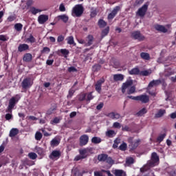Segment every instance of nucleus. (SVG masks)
<instances>
[{
  "label": "nucleus",
  "mask_w": 176,
  "mask_h": 176,
  "mask_svg": "<svg viewBox=\"0 0 176 176\" xmlns=\"http://www.w3.org/2000/svg\"><path fill=\"white\" fill-rule=\"evenodd\" d=\"M159 155L157 153H153L151 154V160H148L146 165L140 168V173L144 174V173H146L148 170L151 169V167H155V166H157L159 164Z\"/></svg>",
  "instance_id": "obj_1"
},
{
  "label": "nucleus",
  "mask_w": 176,
  "mask_h": 176,
  "mask_svg": "<svg viewBox=\"0 0 176 176\" xmlns=\"http://www.w3.org/2000/svg\"><path fill=\"white\" fill-rule=\"evenodd\" d=\"M94 150L93 147H87L78 150L80 155L75 157L74 162H79V160L86 159L89 155H92Z\"/></svg>",
  "instance_id": "obj_2"
},
{
  "label": "nucleus",
  "mask_w": 176,
  "mask_h": 176,
  "mask_svg": "<svg viewBox=\"0 0 176 176\" xmlns=\"http://www.w3.org/2000/svg\"><path fill=\"white\" fill-rule=\"evenodd\" d=\"M17 97H19V95H16V97H12L10 99L6 112H8V113H12V112H13V109L16 107V104L19 102V98H17Z\"/></svg>",
  "instance_id": "obj_3"
},
{
  "label": "nucleus",
  "mask_w": 176,
  "mask_h": 176,
  "mask_svg": "<svg viewBox=\"0 0 176 176\" xmlns=\"http://www.w3.org/2000/svg\"><path fill=\"white\" fill-rule=\"evenodd\" d=\"M83 12H85L83 6L77 4L72 8V16H76V17H80L83 14Z\"/></svg>",
  "instance_id": "obj_4"
},
{
  "label": "nucleus",
  "mask_w": 176,
  "mask_h": 176,
  "mask_svg": "<svg viewBox=\"0 0 176 176\" xmlns=\"http://www.w3.org/2000/svg\"><path fill=\"white\" fill-rule=\"evenodd\" d=\"M94 98V96H93V92H89V93H80L78 96V101H87V102H90L91 100Z\"/></svg>",
  "instance_id": "obj_5"
},
{
  "label": "nucleus",
  "mask_w": 176,
  "mask_h": 176,
  "mask_svg": "<svg viewBox=\"0 0 176 176\" xmlns=\"http://www.w3.org/2000/svg\"><path fill=\"white\" fill-rule=\"evenodd\" d=\"M128 144H129V146L131 148V151H134L135 149H137L138 148L141 140L138 139L134 141V138L133 137H129L127 140Z\"/></svg>",
  "instance_id": "obj_6"
},
{
  "label": "nucleus",
  "mask_w": 176,
  "mask_h": 176,
  "mask_svg": "<svg viewBox=\"0 0 176 176\" xmlns=\"http://www.w3.org/2000/svg\"><path fill=\"white\" fill-rule=\"evenodd\" d=\"M98 160L99 162H106L108 164H112L113 163V160L112 157H109L107 154L102 153L98 155Z\"/></svg>",
  "instance_id": "obj_7"
},
{
  "label": "nucleus",
  "mask_w": 176,
  "mask_h": 176,
  "mask_svg": "<svg viewBox=\"0 0 176 176\" xmlns=\"http://www.w3.org/2000/svg\"><path fill=\"white\" fill-rule=\"evenodd\" d=\"M133 82L131 77H129V79H127L125 82L122 83L121 87V91L122 94H124L127 89L133 86Z\"/></svg>",
  "instance_id": "obj_8"
},
{
  "label": "nucleus",
  "mask_w": 176,
  "mask_h": 176,
  "mask_svg": "<svg viewBox=\"0 0 176 176\" xmlns=\"http://www.w3.org/2000/svg\"><path fill=\"white\" fill-rule=\"evenodd\" d=\"M33 84L34 82L31 81V78H24L21 82L22 89H30V87H31Z\"/></svg>",
  "instance_id": "obj_9"
},
{
  "label": "nucleus",
  "mask_w": 176,
  "mask_h": 176,
  "mask_svg": "<svg viewBox=\"0 0 176 176\" xmlns=\"http://www.w3.org/2000/svg\"><path fill=\"white\" fill-rule=\"evenodd\" d=\"M131 38L133 39H135L137 41H140V42L145 39V36L141 34L140 31H135L131 33Z\"/></svg>",
  "instance_id": "obj_10"
},
{
  "label": "nucleus",
  "mask_w": 176,
  "mask_h": 176,
  "mask_svg": "<svg viewBox=\"0 0 176 176\" xmlns=\"http://www.w3.org/2000/svg\"><path fill=\"white\" fill-rule=\"evenodd\" d=\"M148 10V4H144L138 10L137 14L140 16V17H144L145 14H146V12Z\"/></svg>",
  "instance_id": "obj_11"
},
{
  "label": "nucleus",
  "mask_w": 176,
  "mask_h": 176,
  "mask_svg": "<svg viewBox=\"0 0 176 176\" xmlns=\"http://www.w3.org/2000/svg\"><path fill=\"white\" fill-rule=\"evenodd\" d=\"M120 10V6H116L113 9L111 12L108 14V16H107L108 20H112L113 19H114L115 16L118 14V12H119Z\"/></svg>",
  "instance_id": "obj_12"
},
{
  "label": "nucleus",
  "mask_w": 176,
  "mask_h": 176,
  "mask_svg": "<svg viewBox=\"0 0 176 176\" xmlns=\"http://www.w3.org/2000/svg\"><path fill=\"white\" fill-rule=\"evenodd\" d=\"M61 157V151L60 150H54L50 155V159H60Z\"/></svg>",
  "instance_id": "obj_13"
},
{
  "label": "nucleus",
  "mask_w": 176,
  "mask_h": 176,
  "mask_svg": "<svg viewBox=\"0 0 176 176\" xmlns=\"http://www.w3.org/2000/svg\"><path fill=\"white\" fill-rule=\"evenodd\" d=\"M89 142V136L87 135H82L80 137V146H85Z\"/></svg>",
  "instance_id": "obj_14"
},
{
  "label": "nucleus",
  "mask_w": 176,
  "mask_h": 176,
  "mask_svg": "<svg viewBox=\"0 0 176 176\" xmlns=\"http://www.w3.org/2000/svg\"><path fill=\"white\" fill-rule=\"evenodd\" d=\"M49 20V15L41 14L38 17V24H45Z\"/></svg>",
  "instance_id": "obj_15"
},
{
  "label": "nucleus",
  "mask_w": 176,
  "mask_h": 176,
  "mask_svg": "<svg viewBox=\"0 0 176 176\" xmlns=\"http://www.w3.org/2000/svg\"><path fill=\"white\" fill-rule=\"evenodd\" d=\"M27 50H30V45L28 44H19L18 46V52L19 53H23V52H27Z\"/></svg>",
  "instance_id": "obj_16"
},
{
  "label": "nucleus",
  "mask_w": 176,
  "mask_h": 176,
  "mask_svg": "<svg viewBox=\"0 0 176 176\" xmlns=\"http://www.w3.org/2000/svg\"><path fill=\"white\" fill-rule=\"evenodd\" d=\"M159 85H162V80H153L148 83V90H149L151 87H155L156 86H159Z\"/></svg>",
  "instance_id": "obj_17"
},
{
  "label": "nucleus",
  "mask_w": 176,
  "mask_h": 176,
  "mask_svg": "<svg viewBox=\"0 0 176 176\" xmlns=\"http://www.w3.org/2000/svg\"><path fill=\"white\" fill-rule=\"evenodd\" d=\"M138 101H140L142 104H147L149 102V96L146 95L138 96Z\"/></svg>",
  "instance_id": "obj_18"
},
{
  "label": "nucleus",
  "mask_w": 176,
  "mask_h": 176,
  "mask_svg": "<svg viewBox=\"0 0 176 176\" xmlns=\"http://www.w3.org/2000/svg\"><path fill=\"white\" fill-rule=\"evenodd\" d=\"M154 28L155 30H156V31H159L160 32H163L164 34H166V32L168 31L167 28H166V27L159 24L155 25Z\"/></svg>",
  "instance_id": "obj_19"
},
{
  "label": "nucleus",
  "mask_w": 176,
  "mask_h": 176,
  "mask_svg": "<svg viewBox=\"0 0 176 176\" xmlns=\"http://www.w3.org/2000/svg\"><path fill=\"white\" fill-rule=\"evenodd\" d=\"M108 118L110 119H113V120H118V119H120V114L115 112H111L107 114Z\"/></svg>",
  "instance_id": "obj_20"
},
{
  "label": "nucleus",
  "mask_w": 176,
  "mask_h": 176,
  "mask_svg": "<svg viewBox=\"0 0 176 176\" xmlns=\"http://www.w3.org/2000/svg\"><path fill=\"white\" fill-rule=\"evenodd\" d=\"M23 61L25 63H31L32 61V54L26 53L23 55Z\"/></svg>",
  "instance_id": "obj_21"
},
{
  "label": "nucleus",
  "mask_w": 176,
  "mask_h": 176,
  "mask_svg": "<svg viewBox=\"0 0 176 176\" xmlns=\"http://www.w3.org/2000/svg\"><path fill=\"white\" fill-rule=\"evenodd\" d=\"M104 79H101L97 81L96 84L95 85V89L98 93H101V86L102 83H104Z\"/></svg>",
  "instance_id": "obj_22"
},
{
  "label": "nucleus",
  "mask_w": 176,
  "mask_h": 176,
  "mask_svg": "<svg viewBox=\"0 0 176 176\" xmlns=\"http://www.w3.org/2000/svg\"><path fill=\"white\" fill-rule=\"evenodd\" d=\"M87 43H85V46H91V45H93V42H94V36L91 34H89L87 36V38H86Z\"/></svg>",
  "instance_id": "obj_23"
},
{
  "label": "nucleus",
  "mask_w": 176,
  "mask_h": 176,
  "mask_svg": "<svg viewBox=\"0 0 176 176\" xmlns=\"http://www.w3.org/2000/svg\"><path fill=\"white\" fill-rule=\"evenodd\" d=\"M124 79V76L123 74H114L113 80L115 82H122Z\"/></svg>",
  "instance_id": "obj_24"
},
{
  "label": "nucleus",
  "mask_w": 176,
  "mask_h": 176,
  "mask_svg": "<svg viewBox=\"0 0 176 176\" xmlns=\"http://www.w3.org/2000/svg\"><path fill=\"white\" fill-rule=\"evenodd\" d=\"M17 134H19V129L17 128H12L10 131L9 137H11V138H12L13 137H16V135H17Z\"/></svg>",
  "instance_id": "obj_25"
},
{
  "label": "nucleus",
  "mask_w": 176,
  "mask_h": 176,
  "mask_svg": "<svg viewBox=\"0 0 176 176\" xmlns=\"http://www.w3.org/2000/svg\"><path fill=\"white\" fill-rule=\"evenodd\" d=\"M58 19L61 20L62 21H63V23H68V21L69 20V17H68L67 14H62V15L58 16Z\"/></svg>",
  "instance_id": "obj_26"
},
{
  "label": "nucleus",
  "mask_w": 176,
  "mask_h": 176,
  "mask_svg": "<svg viewBox=\"0 0 176 176\" xmlns=\"http://www.w3.org/2000/svg\"><path fill=\"white\" fill-rule=\"evenodd\" d=\"M164 113H166L165 109H160L157 113L155 115V118L157 119H159V118H162V116H164Z\"/></svg>",
  "instance_id": "obj_27"
},
{
  "label": "nucleus",
  "mask_w": 176,
  "mask_h": 176,
  "mask_svg": "<svg viewBox=\"0 0 176 176\" xmlns=\"http://www.w3.org/2000/svg\"><path fill=\"white\" fill-rule=\"evenodd\" d=\"M151 74H152V70L150 69L148 70L140 71V76H149V75H151Z\"/></svg>",
  "instance_id": "obj_28"
},
{
  "label": "nucleus",
  "mask_w": 176,
  "mask_h": 176,
  "mask_svg": "<svg viewBox=\"0 0 176 176\" xmlns=\"http://www.w3.org/2000/svg\"><path fill=\"white\" fill-rule=\"evenodd\" d=\"M140 57L141 58H142V60H151V55H149V54L146 52H141Z\"/></svg>",
  "instance_id": "obj_29"
},
{
  "label": "nucleus",
  "mask_w": 176,
  "mask_h": 176,
  "mask_svg": "<svg viewBox=\"0 0 176 176\" xmlns=\"http://www.w3.org/2000/svg\"><path fill=\"white\" fill-rule=\"evenodd\" d=\"M140 69L135 67L129 72V75H140Z\"/></svg>",
  "instance_id": "obj_30"
},
{
  "label": "nucleus",
  "mask_w": 176,
  "mask_h": 176,
  "mask_svg": "<svg viewBox=\"0 0 176 176\" xmlns=\"http://www.w3.org/2000/svg\"><path fill=\"white\" fill-rule=\"evenodd\" d=\"M108 34H109V27H107L106 28L102 30L101 38L102 39L105 38V36H107Z\"/></svg>",
  "instance_id": "obj_31"
},
{
  "label": "nucleus",
  "mask_w": 176,
  "mask_h": 176,
  "mask_svg": "<svg viewBox=\"0 0 176 176\" xmlns=\"http://www.w3.org/2000/svg\"><path fill=\"white\" fill-rule=\"evenodd\" d=\"M116 135V133L113 130H109L106 132V136L109 138H113Z\"/></svg>",
  "instance_id": "obj_32"
},
{
  "label": "nucleus",
  "mask_w": 176,
  "mask_h": 176,
  "mask_svg": "<svg viewBox=\"0 0 176 176\" xmlns=\"http://www.w3.org/2000/svg\"><path fill=\"white\" fill-rule=\"evenodd\" d=\"M171 75H174V71L171 70V67L165 69L164 76L168 77L171 76Z\"/></svg>",
  "instance_id": "obj_33"
},
{
  "label": "nucleus",
  "mask_w": 176,
  "mask_h": 176,
  "mask_svg": "<svg viewBox=\"0 0 176 176\" xmlns=\"http://www.w3.org/2000/svg\"><path fill=\"white\" fill-rule=\"evenodd\" d=\"M116 176H126V173L123 170L117 169L114 172Z\"/></svg>",
  "instance_id": "obj_34"
},
{
  "label": "nucleus",
  "mask_w": 176,
  "mask_h": 176,
  "mask_svg": "<svg viewBox=\"0 0 176 176\" xmlns=\"http://www.w3.org/2000/svg\"><path fill=\"white\" fill-rule=\"evenodd\" d=\"M41 12H42V10H39L38 8H36L35 7H32L30 8V12L32 13V14H34L35 16V14H37V13H41Z\"/></svg>",
  "instance_id": "obj_35"
},
{
  "label": "nucleus",
  "mask_w": 176,
  "mask_h": 176,
  "mask_svg": "<svg viewBox=\"0 0 176 176\" xmlns=\"http://www.w3.org/2000/svg\"><path fill=\"white\" fill-rule=\"evenodd\" d=\"M136 90H137V89L135 88V86L131 85V87L127 90L126 93L129 95L134 94V93H135Z\"/></svg>",
  "instance_id": "obj_36"
},
{
  "label": "nucleus",
  "mask_w": 176,
  "mask_h": 176,
  "mask_svg": "<svg viewBox=\"0 0 176 176\" xmlns=\"http://www.w3.org/2000/svg\"><path fill=\"white\" fill-rule=\"evenodd\" d=\"M98 25H99L100 28H104V27H107V22H105L104 19H99Z\"/></svg>",
  "instance_id": "obj_37"
},
{
  "label": "nucleus",
  "mask_w": 176,
  "mask_h": 176,
  "mask_svg": "<svg viewBox=\"0 0 176 176\" xmlns=\"http://www.w3.org/2000/svg\"><path fill=\"white\" fill-rule=\"evenodd\" d=\"M14 30L18 32H20L23 30V24L21 23H16L14 26Z\"/></svg>",
  "instance_id": "obj_38"
},
{
  "label": "nucleus",
  "mask_w": 176,
  "mask_h": 176,
  "mask_svg": "<svg viewBox=\"0 0 176 176\" xmlns=\"http://www.w3.org/2000/svg\"><path fill=\"white\" fill-rule=\"evenodd\" d=\"M126 164L127 166H131V164H134V158L129 157L126 159Z\"/></svg>",
  "instance_id": "obj_39"
},
{
  "label": "nucleus",
  "mask_w": 176,
  "mask_h": 176,
  "mask_svg": "<svg viewBox=\"0 0 176 176\" xmlns=\"http://www.w3.org/2000/svg\"><path fill=\"white\" fill-rule=\"evenodd\" d=\"M60 52L63 54V56H64L65 58H67V56L69 54V50L67 49H60Z\"/></svg>",
  "instance_id": "obj_40"
},
{
  "label": "nucleus",
  "mask_w": 176,
  "mask_h": 176,
  "mask_svg": "<svg viewBox=\"0 0 176 176\" xmlns=\"http://www.w3.org/2000/svg\"><path fill=\"white\" fill-rule=\"evenodd\" d=\"M26 41L27 42H30V43H35V42H36V39L35 38V37H34V36H32V34H30L29 38H28Z\"/></svg>",
  "instance_id": "obj_41"
},
{
  "label": "nucleus",
  "mask_w": 176,
  "mask_h": 176,
  "mask_svg": "<svg viewBox=\"0 0 176 176\" xmlns=\"http://www.w3.org/2000/svg\"><path fill=\"white\" fill-rule=\"evenodd\" d=\"M59 144H60V142H58V140L56 139V138L52 139L51 142H50L51 146H57Z\"/></svg>",
  "instance_id": "obj_42"
},
{
  "label": "nucleus",
  "mask_w": 176,
  "mask_h": 176,
  "mask_svg": "<svg viewBox=\"0 0 176 176\" xmlns=\"http://www.w3.org/2000/svg\"><path fill=\"white\" fill-rule=\"evenodd\" d=\"M67 40L68 45H75V41L74 40V36H70L66 38Z\"/></svg>",
  "instance_id": "obj_43"
},
{
  "label": "nucleus",
  "mask_w": 176,
  "mask_h": 176,
  "mask_svg": "<svg viewBox=\"0 0 176 176\" xmlns=\"http://www.w3.org/2000/svg\"><path fill=\"white\" fill-rule=\"evenodd\" d=\"M101 69V65L100 64H96L92 67V70L94 72H98Z\"/></svg>",
  "instance_id": "obj_44"
},
{
  "label": "nucleus",
  "mask_w": 176,
  "mask_h": 176,
  "mask_svg": "<svg viewBox=\"0 0 176 176\" xmlns=\"http://www.w3.org/2000/svg\"><path fill=\"white\" fill-rule=\"evenodd\" d=\"M92 144H100L101 142V138L98 137H94L91 139Z\"/></svg>",
  "instance_id": "obj_45"
},
{
  "label": "nucleus",
  "mask_w": 176,
  "mask_h": 176,
  "mask_svg": "<svg viewBox=\"0 0 176 176\" xmlns=\"http://www.w3.org/2000/svg\"><path fill=\"white\" fill-rule=\"evenodd\" d=\"M42 137H43V135H42L41 132L37 131L35 133V140H36V141H41V140H42Z\"/></svg>",
  "instance_id": "obj_46"
},
{
  "label": "nucleus",
  "mask_w": 176,
  "mask_h": 176,
  "mask_svg": "<svg viewBox=\"0 0 176 176\" xmlns=\"http://www.w3.org/2000/svg\"><path fill=\"white\" fill-rule=\"evenodd\" d=\"M146 112H148L146 109L143 108L137 113V115H138V116H142L143 115H145V113H146Z\"/></svg>",
  "instance_id": "obj_47"
},
{
  "label": "nucleus",
  "mask_w": 176,
  "mask_h": 176,
  "mask_svg": "<svg viewBox=\"0 0 176 176\" xmlns=\"http://www.w3.org/2000/svg\"><path fill=\"white\" fill-rule=\"evenodd\" d=\"M166 133H163L160 135L157 138V142H162L163 141V140H164V138H166Z\"/></svg>",
  "instance_id": "obj_48"
},
{
  "label": "nucleus",
  "mask_w": 176,
  "mask_h": 176,
  "mask_svg": "<svg viewBox=\"0 0 176 176\" xmlns=\"http://www.w3.org/2000/svg\"><path fill=\"white\" fill-rule=\"evenodd\" d=\"M28 157L30 159H32V160H35L38 157V155L35 153H30L28 154Z\"/></svg>",
  "instance_id": "obj_49"
},
{
  "label": "nucleus",
  "mask_w": 176,
  "mask_h": 176,
  "mask_svg": "<svg viewBox=\"0 0 176 176\" xmlns=\"http://www.w3.org/2000/svg\"><path fill=\"white\" fill-rule=\"evenodd\" d=\"M120 149V151H126V149H127V144H126L125 142H123L118 148Z\"/></svg>",
  "instance_id": "obj_50"
},
{
  "label": "nucleus",
  "mask_w": 176,
  "mask_h": 176,
  "mask_svg": "<svg viewBox=\"0 0 176 176\" xmlns=\"http://www.w3.org/2000/svg\"><path fill=\"white\" fill-rule=\"evenodd\" d=\"M120 143V141L119 140H118V139H116L114 140V143L113 144V148L114 149H116V148H118V145H119Z\"/></svg>",
  "instance_id": "obj_51"
},
{
  "label": "nucleus",
  "mask_w": 176,
  "mask_h": 176,
  "mask_svg": "<svg viewBox=\"0 0 176 176\" xmlns=\"http://www.w3.org/2000/svg\"><path fill=\"white\" fill-rule=\"evenodd\" d=\"M8 39L9 38H8V36H6V35H0V41H2V42H6V41H8Z\"/></svg>",
  "instance_id": "obj_52"
},
{
  "label": "nucleus",
  "mask_w": 176,
  "mask_h": 176,
  "mask_svg": "<svg viewBox=\"0 0 176 176\" xmlns=\"http://www.w3.org/2000/svg\"><path fill=\"white\" fill-rule=\"evenodd\" d=\"M75 94V91L74 89H69V94L67 95V98H72V96Z\"/></svg>",
  "instance_id": "obj_53"
},
{
  "label": "nucleus",
  "mask_w": 176,
  "mask_h": 176,
  "mask_svg": "<svg viewBox=\"0 0 176 176\" xmlns=\"http://www.w3.org/2000/svg\"><path fill=\"white\" fill-rule=\"evenodd\" d=\"M50 123H51V124H57V123H60V119H58V118L56 117L54 118L53 120H52L50 122Z\"/></svg>",
  "instance_id": "obj_54"
},
{
  "label": "nucleus",
  "mask_w": 176,
  "mask_h": 176,
  "mask_svg": "<svg viewBox=\"0 0 176 176\" xmlns=\"http://www.w3.org/2000/svg\"><path fill=\"white\" fill-rule=\"evenodd\" d=\"M68 72H78V69L74 66H72L68 68Z\"/></svg>",
  "instance_id": "obj_55"
},
{
  "label": "nucleus",
  "mask_w": 176,
  "mask_h": 176,
  "mask_svg": "<svg viewBox=\"0 0 176 176\" xmlns=\"http://www.w3.org/2000/svg\"><path fill=\"white\" fill-rule=\"evenodd\" d=\"M41 53H50V48L47 47H44L43 50H41Z\"/></svg>",
  "instance_id": "obj_56"
},
{
  "label": "nucleus",
  "mask_w": 176,
  "mask_h": 176,
  "mask_svg": "<svg viewBox=\"0 0 176 176\" xmlns=\"http://www.w3.org/2000/svg\"><path fill=\"white\" fill-rule=\"evenodd\" d=\"M113 127H114V129H120L122 126L120 125V123L116 122L113 124Z\"/></svg>",
  "instance_id": "obj_57"
},
{
  "label": "nucleus",
  "mask_w": 176,
  "mask_h": 176,
  "mask_svg": "<svg viewBox=\"0 0 176 176\" xmlns=\"http://www.w3.org/2000/svg\"><path fill=\"white\" fill-rule=\"evenodd\" d=\"M7 20L11 23L12 21H14L16 20V16L11 15L8 17Z\"/></svg>",
  "instance_id": "obj_58"
},
{
  "label": "nucleus",
  "mask_w": 176,
  "mask_h": 176,
  "mask_svg": "<svg viewBox=\"0 0 176 176\" xmlns=\"http://www.w3.org/2000/svg\"><path fill=\"white\" fill-rule=\"evenodd\" d=\"M63 41H64V36H63V35L58 36L57 38V42L58 43H60L63 42Z\"/></svg>",
  "instance_id": "obj_59"
},
{
  "label": "nucleus",
  "mask_w": 176,
  "mask_h": 176,
  "mask_svg": "<svg viewBox=\"0 0 176 176\" xmlns=\"http://www.w3.org/2000/svg\"><path fill=\"white\" fill-rule=\"evenodd\" d=\"M59 10L60 12H65V6L63 3H61L59 6Z\"/></svg>",
  "instance_id": "obj_60"
},
{
  "label": "nucleus",
  "mask_w": 176,
  "mask_h": 176,
  "mask_svg": "<svg viewBox=\"0 0 176 176\" xmlns=\"http://www.w3.org/2000/svg\"><path fill=\"white\" fill-rule=\"evenodd\" d=\"M6 120H10L13 118V116L11 113H7L6 114Z\"/></svg>",
  "instance_id": "obj_61"
},
{
  "label": "nucleus",
  "mask_w": 176,
  "mask_h": 176,
  "mask_svg": "<svg viewBox=\"0 0 176 176\" xmlns=\"http://www.w3.org/2000/svg\"><path fill=\"white\" fill-rule=\"evenodd\" d=\"M103 107H104V103L100 102L99 104L97 105L96 109H98V111H100V109H102Z\"/></svg>",
  "instance_id": "obj_62"
},
{
  "label": "nucleus",
  "mask_w": 176,
  "mask_h": 176,
  "mask_svg": "<svg viewBox=\"0 0 176 176\" xmlns=\"http://www.w3.org/2000/svg\"><path fill=\"white\" fill-rule=\"evenodd\" d=\"M54 63V59H51V60H47L46 61V64L47 65H53V63Z\"/></svg>",
  "instance_id": "obj_63"
},
{
  "label": "nucleus",
  "mask_w": 176,
  "mask_h": 176,
  "mask_svg": "<svg viewBox=\"0 0 176 176\" xmlns=\"http://www.w3.org/2000/svg\"><path fill=\"white\" fill-rule=\"evenodd\" d=\"M56 108H51L50 109L47 111V115H52V113H53V112H54Z\"/></svg>",
  "instance_id": "obj_64"
}]
</instances>
